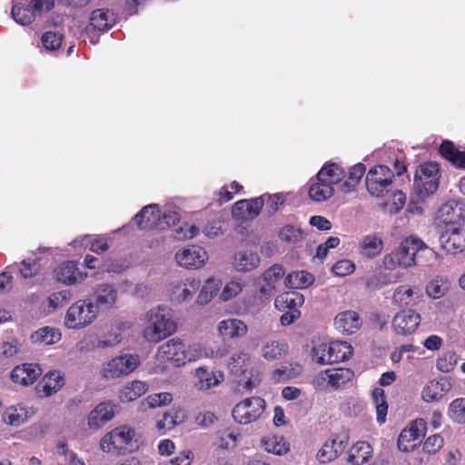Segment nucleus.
Segmentation results:
<instances>
[{
    "label": "nucleus",
    "mask_w": 465,
    "mask_h": 465,
    "mask_svg": "<svg viewBox=\"0 0 465 465\" xmlns=\"http://www.w3.org/2000/svg\"><path fill=\"white\" fill-rule=\"evenodd\" d=\"M420 322V315L412 309H407L395 314L392 326L397 334L408 335L416 331Z\"/></svg>",
    "instance_id": "obj_13"
},
{
    "label": "nucleus",
    "mask_w": 465,
    "mask_h": 465,
    "mask_svg": "<svg viewBox=\"0 0 465 465\" xmlns=\"http://www.w3.org/2000/svg\"><path fill=\"white\" fill-rule=\"evenodd\" d=\"M372 456V448L366 441L356 442L350 450L348 461L352 465H362Z\"/></svg>",
    "instance_id": "obj_26"
},
{
    "label": "nucleus",
    "mask_w": 465,
    "mask_h": 465,
    "mask_svg": "<svg viewBox=\"0 0 465 465\" xmlns=\"http://www.w3.org/2000/svg\"><path fill=\"white\" fill-rule=\"evenodd\" d=\"M195 375L198 379L196 386L200 391H207L218 385L223 378L222 374L217 377L213 371H209L208 369L204 367L197 368Z\"/></svg>",
    "instance_id": "obj_29"
},
{
    "label": "nucleus",
    "mask_w": 465,
    "mask_h": 465,
    "mask_svg": "<svg viewBox=\"0 0 465 465\" xmlns=\"http://www.w3.org/2000/svg\"><path fill=\"white\" fill-rule=\"evenodd\" d=\"M260 263V256L252 251H239L234 254L233 267L237 272H247L254 270Z\"/></svg>",
    "instance_id": "obj_22"
},
{
    "label": "nucleus",
    "mask_w": 465,
    "mask_h": 465,
    "mask_svg": "<svg viewBox=\"0 0 465 465\" xmlns=\"http://www.w3.org/2000/svg\"><path fill=\"white\" fill-rule=\"evenodd\" d=\"M140 361L136 354H124L111 360L103 369V376L114 379L127 375L136 369Z\"/></svg>",
    "instance_id": "obj_9"
},
{
    "label": "nucleus",
    "mask_w": 465,
    "mask_h": 465,
    "mask_svg": "<svg viewBox=\"0 0 465 465\" xmlns=\"http://www.w3.org/2000/svg\"><path fill=\"white\" fill-rule=\"evenodd\" d=\"M30 339L35 344L51 345L60 341L61 333L57 329L46 326L33 332Z\"/></svg>",
    "instance_id": "obj_28"
},
{
    "label": "nucleus",
    "mask_w": 465,
    "mask_h": 465,
    "mask_svg": "<svg viewBox=\"0 0 465 465\" xmlns=\"http://www.w3.org/2000/svg\"><path fill=\"white\" fill-rule=\"evenodd\" d=\"M450 290V282L448 280L436 277L431 280L426 286V293L432 299L443 297Z\"/></svg>",
    "instance_id": "obj_37"
},
{
    "label": "nucleus",
    "mask_w": 465,
    "mask_h": 465,
    "mask_svg": "<svg viewBox=\"0 0 465 465\" xmlns=\"http://www.w3.org/2000/svg\"><path fill=\"white\" fill-rule=\"evenodd\" d=\"M440 177L439 164L429 162L419 166L413 180V194L420 201H424L433 194L439 187Z\"/></svg>",
    "instance_id": "obj_4"
},
{
    "label": "nucleus",
    "mask_w": 465,
    "mask_h": 465,
    "mask_svg": "<svg viewBox=\"0 0 465 465\" xmlns=\"http://www.w3.org/2000/svg\"><path fill=\"white\" fill-rule=\"evenodd\" d=\"M174 354L170 362L174 363L176 366L184 365L186 362L193 361L195 357L190 350H186L185 345L181 341L180 346L177 347Z\"/></svg>",
    "instance_id": "obj_49"
},
{
    "label": "nucleus",
    "mask_w": 465,
    "mask_h": 465,
    "mask_svg": "<svg viewBox=\"0 0 465 465\" xmlns=\"http://www.w3.org/2000/svg\"><path fill=\"white\" fill-rule=\"evenodd\" d=\"M31 9L36 15L51 11L55 5L54 0H31Z\"/></svg>",
    "instance_id": "obj_60"
},
{
    "label": "nucleus",
    "mask_w": 465,
    "mask_h": 465,
    "mask_svg": "<svg viewBox=\"0 0 465 465\" xmlns=\"http://www.w3.org/2000/svg\"><path fill=\"white\" fill-rule=\"evenodd\" d=\"M361 253L367 258H374L381 253L383 248L382 240L375 235H367L361 243Z\"/></svg>",
    "instance_id": "obj_33"
},
{
    "label": "nucleus",
    "mask_w": 465,
    "mask_h": 465,
    "mask_svg": "<svg viewBox=\"0 0 465 465\" xmlns=\"http://www.w3.org/2000/svg\"><path fill=\"white\" fill-rule=\"evenodd\" d=\"M120 411L119 404L111 401H103L89 412V429L98 430L114 419Z\"/></svg>",
    "instance_id": "obj_12"
},
{
    "label": "nucleus",
    "mask_w": 465,
    "mask_h": 465,
    "mask_svg": "<svg viewBox=\"0 0 465 465\" xmlns=\"http://www.w3.org/2000/svg\"><path fill=\"white\" fill-rule=\"evenodd\" d=\"M443 444V438L440 434H434L425 440L423 450L428 453H435L442 448Z\"/></svg>",
    "instance_id": "obj_57"
},
{
    "label": "nucleus",
    "mask_w": 465,
    "mask_h": 465,
    "mask_svg": "<svg viewBox=\"0 0 465 465\" xmlns=\"http://www.w3.org/2000/svg\"><path fill=\"white\" fill-rule=\"evenodd\" d=\"M458 151L459 150L455 147L454 143L450 141H443L440 146V154L450 163Z\"/></svg>",
    "instance_id": "obj_64"
},
{
    "label": "nucleus",
    "mask_w": 465,
    "mask_h": 465,
    "mask_svg": "<svg viewBox=\"0 0 465 465\" xmlns=\"http://www.w3.org/2000/svg\"><path fill=\"white\" fill-rule=\"evenodd\" d=\"M427 425L423 419H417L405 428L398 438V449L401 451H412L425 436Z\"/></svg>",
    "instance_id": "obj_8"
},
{
    "label": "nucleus",
    "mask_w": 465,
    "mask_h": 465,
    "mask_svg": "<svg viewBox=\"0 0 465 465\" xmlns=\"http://www.w3.org/2000/svg\"><path fill=\"white\" fill-rule=\"evenodd\" d=\"M135 429L128 425H121L107 432L100 440V448L104 452L121 455L134 450Z\"/></svg>",
    "instance_id": "obj_3"
},
{
    "label": "nucleus",
    "mask_w": 465,
    "mask_h": 465,
    "mask_svg": "<svg viewBox=\"0 0 465 465\" xmlns=\"http://www.w3.org/2000/svg\"><path fill=\"white\" fill-rule=\"evenodd\" d=\"M159 218L157 204L144 206L135 216L134 222L140 229H154L156 221Z\"/></svg>",
    "instance_id": "obj_25"
},
{
    "label": "nucleus",
    "mask_w": 465,
    "mask_h": 465,
    "mask_svg": "<svg viewBox=\"0 0 465 465\" xmlns=\"http://www.w3.org/2000/svg\"><path fill=\"white\" fill-rule=\"evenodd\" d=\"M337 458L336 452L333 450V443L331 440H327L322 449L317 453V459L322 463L330 462Z\"/></svg>",
    "instance_id": "obj_56"
},
{
    "label": "nucleus",
    "mask_w": 465,
    "mask_h": 465,
    "mask_svg": "<svg viewBox=\"0 0 465 465\" xmlns=\"http://www.w3.org/2000/svg\"><path fill=\"white\" fill-rule=\"evenodd\" d=\"M264 196L265 195L257 197V198H253L251 200H247L248 206L246 207V210H247V217L249 219H253L256 216H258V214L260 213V211L262 210V208L264 204V199H263Z\"/></svg>",
    "instance_id": "obj_59"
},
{
    "label": "nucleus",
    "mask_w": 465,
    "mask_h": 465,
    "mask_svg": "<svg viewBox=\"0 0 465 465\" xmlns=\"http://www.w3.org/2000/svg\"><path fill=\"white\" fill-rule=\"evenodd\" d=\"M148 325L143 330V337L147 341L159 342L172 335L176 330L173 320L172 310L165 305H158L146 313Z\"/></svg>",
    "instance_id": "obj_2"
},
{
    "label": "nucleus",
    "mask_w": 465,
    "mask_h": 465,
    "mask_svg": "<svg viewBox=\"0 0 465 465\" xmlns=\"http://www.w3.org/2000/svg\"><path fill=\"white\" fill-rule=\"evenodd\" d=\"M366 171V167L363 163H359L353 165L350 172L348 179L342 183V187L345 192L352 191L356 185L360 183L361 177Z\"/></svg>",
    "instance_id": "obj_39"
},
{
    "label": "nucleus",
    "mask_w": 465,
    "mask_h": 465,
    "mask_svg": "<svg viewBox=\"0 0 465 465\" xmlns=\"http://www.w3.org/2000/svg\"><path fill=\"white\" fill-rule=\"evenodd\" d=\"M180 221V215L176 212H168L165 213L163 216L159 214V218L156 221V225H154V229L156 230H164L171 225H174L176 223Z\"/></svg>",
    "instance_id": "obj_54"
},
{
    "label": "nucleus",
    "mask_w": 465,
    "mask_h": 465,
    "mask_svg": "<svg viewBox=\"0 0 465 465\" xmlns=\"http://www.w3.org/2000/svg\"><path fill=\"white\" fill-rule=\"evenodd\" d=\"M393 173L386 165L371 168L366 175L365 183L368 192L376 197L388 193L392 183Z\"/></svg>",
    "instance_id": "obj_6"
},
{
    "label": "nucleus",
    "mask_w": 465,
    "mask_h": 465,
    "mask_svg": "<svg viewBox=\"0 0 465 465\" xmlns=\"http://www.w3.org/2000/svg\"><path fill=\"white\" fill-rule=\"evenodd\" d=\"M145 401L149 408H157L170 404L173 397L171 393L161 392L149 395Z\"/></svg>",
    "instance_id": "obj_51"
},
{
    "label": "nucleus",
    "mask_w": 465,
    "mask_h": 465,
    "mask_svg": "<svg viewBox=\"0 0 465 465\" xmlns=\"http://www.w3.org/2000/svg\"><path fill=\"white\" fill-rule=\"evenodd\" d=\"M286 350V344L278 341H270L262 348V357L268 361L281 358Z\"/></svg>",
    "instance_id": "obj_38"
},
{
    "label": "nucleus",
    "mask_w": 465,
    "mask_h": 465,
    "mask_svg": "<svg viewBox=\"0 0 465 465\" xmlns=\"http://www.w3.org/2000/svg\"><path fill=\"white\" fill-rule=\"evenodd\" d=\"M279 238L286 243H297L303 239V232L300 228L287 224L279 232Z\"/></svg>",
    "instance_id": "obj_42"
},
{
    "label": "nucleus",
    "mask_w": 465,
    "mask_h": 465,
    "mask_svg": "<svg viewBox=\"0 0 465 465\" xmlns=\"http://www.w3.org/2000/svg\"><path fill=\"white\" fill-rule=\"evenodd\" d=\"M84 301H78L69 307L67 310L64 324L69 329H80L84 327L87 323L86 315L84 312Z\"/></svg>",
    "instance_id": "obj_21"
},
{
    "label": "nucleus",
    "mask_w": 465,
    "mask_h": 465,
    "mask_svg": "<svg viewBox=\"0 0 465 465\" xmlns=\"http://www.w3.org/2000/svg\"><path fill=\"white\" fill-rule=\"evenodd\" d=\"M64 385V378L60 371H51L47 372L36 386L38 393L44 392L45 396H51L57 392Z\"/></svg>",
    "instance_id": "obj_20"
},
{
    "label": "nucleus",
    "mask_w": 465,
    "mask_h": 465,
    "mask_svg": "<svg viewBox=\"0 0 465 465\" xmlns=\"http://www.w3.org/2000/svg\"><path fill=\"white\" fill-rule=\"evenodd\" d=\"M147 391V385L141 381H134L123 388L120 393L122 401H133L144 394Z\"/></svg>",
    "instance_id": "obj_34"
},
{
    "label": "nucleus",
    "mask_w": 465,
    "mask_h": 465,
    "mask_svg": "<svg viewBox=\"0 0 465 465\" xmlns=\"http://www.w3.org/2000/svg\"><path fill=\"white\" fill-rule=\"evenodd\" d=\"M54 274L58 282L67 285L73 284L79 274L77 264L74 261L62 262L54 269Z\"/></svg>",
    "instance_id": "obj_27"
},
{
    "label": "nucleus",
    "mask_w": 465,
    "mask_h": 465,
    "mask_svg": "<svg viewBox=\"0 0 465 465\" xmlns=\"http://www.w3.org/2000/svg\"><path fill=\"white\" fill-rule=\"evenodd\" d=\"M265 409V401L260 397H252L239 402L232 409L234 420L241 424H249L261 417Z\"/></svg>",
    "instance_id": "obj_7"
},
{
    "label": "nucleus",
    "mask_w": 465,
    "mask_h": 465,
    "mask_svg": "<svg viewBox=\"0 0 465 465\" xmlns=\"http://www.w3.org/2000/svg\"><path fill=\"white\" fill-rule=\"evenodd\" d=\"M424 252L432 254V250L429 249L421 240L411 236L403 240L397 249L385 255L383 263L389 270H393L397 266L412 267L419 263L420 253Z\"/></svg>",
    "instance_id": "obj_1"
},
{
    "label": "nucleus",
    "mask_w": 465,
    "mask_h": 465,
    "mask_svg": "<svg viewBox=\"0 0 465 465\" xmlns=\"http://www.w3.org/2000/svg\"><path fill=\"white\" fill-rule=\"evenodd\" d=\"M447 391L448 389L445 388V383L430 381L423 388L421 396L425 401L432 402L440 400L443 396V392Z\"/></svg>",
    "instance_id": "obj_36"
},
{
    "label": "nucleus",
    "mask_w": 465,
    "mask_h": 465,
    "mask_svg": "<svg viewBox=\"0 0 465 465\" xmlns=\"http://www.w3.org/2000/svg\"><path fill=\"white\" fill-rule=\"evenodd\" d=\"M177 263L186 269H198L208 260L206 251L198 245H190L179 250L175 254Z\"/></svg>",
    "instance_id": "obj_11"
},
{
    "label": "nucleus",
    "mask_w": 465,
    "mask_h": 465,
    "mask_svg": "<svg viewBox=\"0 0 465 465\" xmlns=\"http://www.w3.org/2000/svg\"><path fill=\"white\" fill-rule=\"evenodd\" d=\"M304 297L296 291L283 292L275 298L274 305L282 312L299 310L303 304Z\"/></svg>",
    "instance_id": "obj_23"
},
{
    "label": "nucleus",
    "mask_w": 465,
    "mask_h": 465,
    "mask_svg": "<svg viewBox=\"0 0 465 465\" xmlns=\"http://www.w3.org/2000/svg\"><path fill=\"white\" fill-rule=\"evenodd\" d=\"M284 273L285 271L281 264H273L263 272V281L265 283H269V285L276 287V282L282 278Z\"/></svg>",
    "instance_id": "obj_50"
},
{
    "label": "nucleus",
    "mask_w": 465,
    "mask_h": 465,
    "mask_svg": "<svg viewBox=\"0 0 465 465\" xmlns=\"http://www.w3.org/2000/svg\"><path fill=\"white\" fill-rule=\"evenodd\" d=\"M449 417L460 424L465 423V398H458L450 402L448 409Z\"/></svg>",
    "instance_id": "obj_40"
},
{
    "label": "nucleus",
    "mask_w": 465,
    "mask_h": 465,
    "mask_svg": "<svg viewBox=\"0 0 465 465\" xmlns=\"http://www.w3.org/2000/svg\"><path fill=\"white\" fill-rule=\"evenodd\" d=\"M308 194L313 202L322 203L333 196L334 187L330 184V182L316 179V182L310 185Z\"/></svg>",
    "instance_id": "obj_24"
},
{
    "label": "nucleus",
    "mask_w": 465,
    "mask_h": 465,
    "mask_svg": "<svg viewBox=\"0 0 465 465\" xmlns=\"http://www.w3.org/2000/svg\"><path fill=\"white\" fill-rule=\"evenodd\" d=\"M249 359V354L244 351L234 354L230 360L229 369L234 374L244 373L246 371V362Z\"/></svg>",
    "instance_id": "obj_47"
},
{
    "label": "nucleus",
    "mask_w": 465,
    "mask_h": 465,
    "mask_svg": "<svg viewBox=\"0 0 465 465\" xmlns=\"http://www.w3.org/2000/svg\"><path fill=\"white\" fill-rule=\"evenodd\" d=\"M345 176L344 170L336 163L323 166L317 173V180L330 182L332 186L339 183Z\"/></svg>",
    "instance_id": "obj_30"
},
{
    "label": "nucleus",
    "mask_w": 465,
    "mask_h": 465,
    "mask_svg": "<svg viewBox=\"0 0 465 465\" xmlns=\"http://www.w3.org/2000/svg\"><path fill=\"white\" fill-rule=\"evenodd\" d=\"M418 292L404 285L398 286L393 292L392 302L399 307H407L411 303V297Z\"/></svg>",
    "instance_id": "obj_41"
},
{
    "label": "nucleus",
    "mask_w": 465,
    "mask_h": 465,
    "mask_svg": "<svg viewBox=\"0 0 465 465\" xmlns=\"http://www.w3.org/2000/svg\"><path fill=\"white\" fill-rule=\"evenodd\" d=\"M262 442L267 452L282 455L289 451V443L282 436H267L262 439Z\"/></svg>",
    "instance_id": "obj_31"
},
{
    "label": "nucleus",
    "mask_w": 465,
    "mask_h": 465,
    "mask_svg": "<svg viewBox=\"0 0 465 465\" xmlns=\"http://www.w3.org/2000/svg\"><path fill=\"white\" fill-rule=\"evenodd\" d=\"M44 47L49 51H55L62 45V35L54 32H46L42 36Z\"/></svg>",
    "instance_id": "obj_53"
},
{
    "label": "nucleus",
    "mask_w": 465,
    "mask_h": 465,
    "mask_svg": "<svg viewBox=\"0 0 465 465\" xmlns=\"http://www.w3.org/2000/svg\"><path fill=\"white\" fill-rule=\"evenodd\" d=\"M371 396L376 409L377 421L380 424H382L386 420L388 412V403L386 401L384 390L381 388H375L372 391Z\"/></svg>",
    "instance_id": "obj_35"
},
{
    "label": "nucleus",
    "mask_w": 465,
    "mask_h": 465,
    "mask_svg": "<svg viewBox=\"0 0 465 465\" xmlns=\"http://www.w3.org/2000/svg\"><path fill=\"white\" fill-rule=\"evenodd\" d=\"M218 290L219 286L215 280H207L197 296V303L201 305L208 303L216 295Z\"/></svg>",
    "instance_id": "obj_43"
},
{
    "label": "nucleus",
    "mask_w": 465,
    "mask_h": 465,
    "mask_svg": "<svg viewBox=\"0 0 465 465\" xmlns=\"http://www.w3.org/2000/svg\"><path fill=\"white\" fill-rule=\"evenodd\" d=\"M218 331L224 340L236 339L243 337L248 331V327L239 319H226L219 322Z\"/></svg>",
    "instance_id": "obj_18"
},
{
    "label": "nucleus",
    "mask_w": 465,
    "mask_h": 465,
    "mask_svg": "<svg viewBox=\"0 0 465 465\" xmlns=\"http://www.w3.org/2000/svg\"><path fill=\"white\" fill-rule=\"evenodd\" d=\"M39 270L38 261L36 259L27 258L21 262L19 272L25 279L31 278L37 274Z\"/></svg>",
    "instance_id": "obj_52"
},
{
    "label": "nucleus",
    "mask_w": 465,
    "mask_h": 465,
    "mask_svg": "<svg viewBox=\"0 0 465 465\" xmlns=\"http://www.w3.org/2000/svg\"><path fill=\"white\" fill-rule=\"evenodd\" d=\"M334 325L339 331L345 334H352L360 329L361 322L356 312L345 311L336 315Z\"/></svg>",
    "instance_id": "obj_17"
},
{
    "label": "nucleus",
    "mask_w": 465,
    "mask_h": 465,
    "mask_svg": "<svg viewBox=\"0 0 465 465\" xmlns=\"http://www.w3.org/2000/svg\"><path fill=\"white\" fill-rule=\"evenodd\" d=\"M458 363V355L454 351H446L437 360V369L441 372L451 371Z\"/></svg>",
    "instance_id": "obj_46"
},
{
    "label": "nucleus",
    "mask_w": 465,
    "mask_h": 465,
    "mask_svg": "<svg viewBox=\"0 0 465 465\" xmlns=\"http://www.w3.org/2000/svg\"><path fill=\"white\" fill-rule=\"evenodd\" d=\"M199 232V229L194 225L185 223L175 231L174 238L179 241L192 239Z\"/></svg>",
    "instance_id": "obj_61"
},
{
    "label": "nucleus",
    "mask_w": 465,
    "mask_h": 465,
    "mask_svg": "<svg viewBox=\"0 0 465 465\" xmlns=\"http://www.w3.org/2000/svg\"><path fill=\"white\" fill-rule=\"evenodd\" d=\"M352 352L353 349L347 341L320 343L312 350V357L322 365L344 361L351 357Z\"/></svg>",
    "instance_id": "obj_5"
},
{
    "label": "nucleus",
    "mask_w": 465,
    "mask_h": 465,
    "mask_svg": "<svg viewBox=\"0 0 465 465\" xmlns=\"http://www.w3.org/2000/svg\"><path fill=\"white\" fill-rule=\"evenodd\" d=\"M440 246L449 253L456 254L465 250V230L459 225L446 226L439 238Z\"/></svg>",
    "instance_id": "obj_10"
},
{
    "label": "nucleus",
    "mask_w": 465,
    "mask_h": 465,
    "mask_svg": "<svg viewBox=\"0 0 465 465\" xmlns=\"http://www.w3.org/2000/svg\"><path fill=\"white\" fill-rule=\"evenodd\" d=\"M115 15L110 10L97 9L91 13L89 15V28L92 27L94 31L104 32L109 30L115 24ZM89 41L92 44L98 42V36L91 35L89 30Z\"/></svg>",
    "instance_id": "obj_15"
},
{
    "label": "nucleus",
    "mask_w": 465,
    "mask_h": 465,
    "mask_svg": "<svg viewBox=\"0 0 465 465\" xmlns=\"http://www.w3.org/2000/svg\"><path fill=\"white\" fill-rule=\"evenodd\" d=\"M355 265L350 260H341L337 262L331 268L332 272L337 276H346L352 273Z\"/></svg>",
    "instance_id": "obj_58"
},
{
    "label": "nucleus",
    "mask_w": 465,
    "mask_h": 465,
    "mask_svg": "<svg viewBox=\"0 0 465 465\" xmlns=\"http://www.w3.org/2000/svg\"><path fill=\"white\" fill-rule=\"evenodd\" d=\"M28 419L27 411L25 408H10L5 412L4 420L11 426H19L25 423Z\"/></svg>",
    "instance_id": "obj_44"
},
{
    "label": "nucleus",
    "mask_w": 465,
    "mask_h": 465,
    "mask_svg": "<svg viewBox=\"0 0 465 465\" xmlns=\"http://www.w3.org/2000/svg\"><path fill=\"white\" fill-rule=\"evenodd\" d=\"M95 307L99 310H108L114 304L117 297L116 290L109 284H100L94 291Z\"/></svg>",
    "instance_id": "obj_19"
},
{
    "label": "nucleus",
    "mask_w": 465,
    "mask_h": 465,
    "mask_svg": "<svg viewBox=\"0 0 465 465\" xmlns=\"http://www.w3.org/2000/svg\"><path fill=\"white\" fill-rule=\"evenodd\" d=\"M11 15L14 20L22 25H28L32 24L37 16L33 8L31 9V3L28 5H15L12 7Z\"/></svg>",
    "instance_id": "obj_32"
},
{
    "label": "nucleus",
    "mask_w": 465,
    "mask_h": 465,
    "mask_svg": "<svg viewBox=\"0 0 465 465\" xmlns=\"http://www.w3.org/2000/svg\"><path fill=\"white\" fill-rule=\"evenodd\" d=\"M437 218L446 226L459 225L465 220L464 205L456 201H450L440 207Z\"/></svg>",
    "instance_id": "obj_14"
},
{
    "label": "nucleus",
    "mask_w": 465,
    "mask_h": 465,
    "mask_svg": "<svg viewBox=\"0 0 465 465\" xmlns=\"http://www.w3.org/2000/svg\"><path fill=\"white\" fill-rule=\"evenodd\" d=\"M242 292V286L237 282H229L222 292L221 297L223 301H228Z\"/></svg>",
    "instance_id": "obj_63"
},
{
    "label": "nucleus",
    "mask_w": 465,
    "mask_h": 465,
    "mask_svg": "<svg viewBox=\"0 0 465 465\" xmlns=\"http://www.w3.org/2000/svg\"><path fill=\"white\" fill-rule=\"evenodd\" d=\"M247 200H241L234 203L232 209V216L239 221L249 220L247 217Z\"/></svg>",
    "instance_id": "obj_62"
},
{
    "label": "nucleus",
    "mask_w": 465,
    "mask_h": 465,
    "mask_svg": "<svg viewBox=\"0 0 465 465\" xmlns=\"http://www.w3.org/2000/svg\"><path fill=\"white\" fill-rule=\"evenodd\" d=\"M199 287L200 281L195 279L187 280V282L183 284L181 292L177 294V301L180 302L190 301L194 295V293L197 292Z\"/></svg>",
    "instance_id": "obj_48"
},
{
    "label": "nucleus",
    "mask_w": 465,
    "mask_h": 465,
    "mask_svg": "<svg viewBox=\"0 0 465 465\" xmlns=\"http://www.w3.org/2000/svg\"><path fill=\"white\" fill-rule=\"evenodd\" d=\"M180 339L173 338L162 344L158 348L157 357L161 361H170L172 357H173L174 351L178 346H180Z\"/></svg>",
    "instance_id": "obj_45"
},
{
    "label": "nucleus",
    "mask_w": 465,
    "mask_h": 465,
    "mask_svg": "<svg viewBox=\"0 0 465 465\" xmlns=\"http://www.w3.org/2000/svg\"><path fill=\"white\" fill-rule=\"evenodd\" d=\"M43 371L37 363H24L16 366L11 372V379L14 382L23 386L33 384Z\"/></svg>",
    "instance_id": "obj_16"
},
{
    "label": "nucleus",
    "mask_w": 465,
    "mask_h": 465,
    "mask_svg": "<svg viewBox=\"0 0 465 465\" xmlns=\"http://www.w3.org/2000/svg\"><path fill=\"white\" fill-rule=\"evenodd\" d=\"M121 337L117 332H109L101 340H97L96 343L94 341H89V346L92 345L93 348H105V347H114L120 343Z\"/></svg>",
    "instance_id": "obj_55"
}]
</instances>
